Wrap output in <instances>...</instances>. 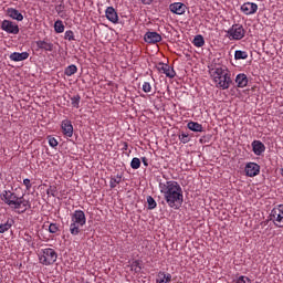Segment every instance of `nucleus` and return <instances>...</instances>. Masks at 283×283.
Segmentation results:
<instances>
[{"mask_svg": "<svg viewBox=\"0 0 283 283\" xmlns=\"http://www.w3.org/2000/svg\"><path fill=\"white\" fill-rule=\"evenodd\" d=\"M10 61H14L15 63H19V61H27V59H30V53L28 52H13L9 56Z\"/></svg>", "mask_w": 283, "mask_h": 283, "instance_id": "obj_18", "label": "nucleus"}, {"mask_svg": "<svg viewBox=\"0 0 283 283\" xmlns=\"http://www.w3.org/2000/svg\"><path fill=\"white\" fill-rule=\"evenodd\" d=\"M144 41L150 44L160 43V41H163V35L156 31H148L144 35Z\"/></svg>", "mask_w": 283, "mask_h": 283, "instance_id": "obj_10", "label": "nucleus"}, {"mask_svg": "<svg viewBox=\"0 0 283 283\" xmlns=\"http://www.w3.org/2000/svg\"><path fill=\"white\" fill-rule=\"evenodd\" d=\"M235 283H251V279L248 276L241 275L235 280Z\"/></svg>", "mask_w": 283, "mask_h": 283, "instance_id": "obj_36", "label": "nucleus"}, {"mask_svg": "<svg viewBox=\"0 0 283 283\" xmlns=\"http://www.w3.org/2000/svg\"><path fill=\"white\" fill-rule=\"evenodd\" d=\"M35 45L39 50H44V52H52L54 50V44L45 40L36 41Z\"/></svg>", "mask_w": 283, "mask_h": 283, "instance_id": "obj_17", "label": "nucleus"}, {"mask_svg": "<svg viewBox=\"0 0 283 283\" xmlns=\"http://www.w3.org/2000/svg\"><path fill=\"white\" fill-rule=\"evenodd\" d=\"M245 175L248 178H255V176L260 175V165L256 163H248L245 165Z\"/></svg>", "mask_w": 283, "mask_h": 283, "instance_id": "obj_12", "label": "nucleus"}, {"mask_svg": "<svg viewBox=\"0 0 283 283\" xmlns=\"http://www.w3.org/2000/svg\"><path fill=\"white\" fill-rule=\"evenodd\" d=\"M46 195H48V196H52L53 198H56V188H55V187H50V188L46 190Z\"/></svg>", "mask_w": 283, "mask_h": 283, "instance_id": "obj_38", "label": "nucleus"}, {"mask_svg": "<svg viewBox=\"0 0 283 283\" xmlns=\"http://www.w3.org/2000/svg\"><path fill=\"white\" fill-rule=\"evenodd\" d=\"M49 233H59V224L50 223V226H49Z\"/></svg>", "mask_w": 283, "mask_h": 283, "instance_id": "obj_35", "label": "nucleus"}, {"mask_svg": "<svg viewBox=\"0 0 283 283\" xmlns=\"http://www.w3.org/2000/svg\"><path fill=\"white\" fill-rule=\"evenodd\" d=\"M235 83L238 87H247L249 85V77H247V74L240 73L235 77Z\"/></svg>", "mask_w": 283, "mask_h": 283, "instance_id": "obj_20", "label": "nucleus"}, {"mask_svg": "<svg viewBox=\"0 0 283 283\" xmlns=\"http://www.w3.org/2000/svg\"><path fill=\"white\" fill-rule=\"evenodd\" d=\"M132 169H140V159L138 157H134L130 161Z\"/></svg>", "mask_w": 283, "mask_h": 283, "instance_id": "obj_32", "label": "nucleus"}, {"mask_svg": "<svg viewBox=\"0 0 283 283\" xmlns=\"http://www.w3.org/2000/svg\"><path fill=\"white\" fill-rule=\"evenodd\" d=\"M48 140H49V145L50 147H59V142L56 140V138L52 137V136H49L48 137Z\"/></svg>", "mask_w": 283, "mask_h": 283, "instance_id": "obj_34", "label": "nucleus"}, {"mask_svg": "<svg viewBox=\"0 0 283 283\" xmlns=\"http://www.w3.org/2000/svg\"><path fill=\"white\" fill-rule=\"evenodd\" d=\"M120 182H123V174H117L116 176L111 177V180H109L111 189H116V187H118Z\"/></svg>", "mask_w": 283, "mask_h": 283, "instance_id": "obj_22", "label": "nucleus"}, {"mask_svg": "<svg viewBox=\"0 0 283 283\" xmlns=\"http://www.w3.org/2000/svg\"><path fill=\"white\" fill-rule=\"evenodd\" d=\"M241 12L247 15L255 14L258 12V3L255 2H245L241 6Z\"/></svg>", "mask_w": 283, "mask_h": 283, "instance_id": "obj_13", "label": "nucleus"}, {"mask_svg": "<svg viewBox=\"0 0 283 283\" xmlns=\"http://www.w3.org/2000/svg\"><path fill=\"white\" fill-rule=\"evenodd\" d=\"M143 92H145V94H149V92H151V84H149V82H144Z\"/></svg>", "mask_w": 283, "mask_h": 283, "instance_id": "obj_37", "label": "nucleus"}, {"mask_svg": "<svg viewBox=\"0 0 283 283\" xmlns=\"http://www.w3.org/2000/svg\"><path fill=\"white\" fill-rule=\"evenodd\" d=\"M87 218L83 210H75L71 214L70 233L71 235H78L81 233V227H85Z\"/></svg>", "mask_w": 283, "mask_h": 283, "instance_id": "obj_4", "label": "nucleus"}, {"mask_svg": "<svg viewBox=\"0 0 283 283\" xmlns=\"http://www.w3.org/2000/svg\"><path fill=\"white\" fill-rule=\"evenodd\" d=\"M147 205L149 210H154L156 209V207H158V203H156V199H154V197L151 196L147 197Z\"/></svg>", "mask_w": 283, "mask_h": 283, "instance_id": "obj_30", "label": "nucleus"}, {"mask_svg": "<svg viewBox=\"0 0 283 283\" xmlns=\"http://www.w3.org/2000/svg\"><path fill=\"white\" fill-rule=\"evenodd\" d=\"M272 222L275 227L282 228L283 227V205H279L277 207L273 208L270 213Z\"/></svg>", "mask_w": 283, "mask_h": 283, "instance_id": "obj_7", "label": "nucleus"}, {"mask_svg": "<svg viewBox=\"0 0 283 283\" xmlns=\"http://www.w3.org/2000/svg\"><path fill=\"white\" fill-rule=\"evenodd\" d=\"M192 43L195 48H202L205 45V38L201 34L196 35Z\"/></svg>", "mask_w": 283, "mask_h": 283, "instance_id": "obj_28", "label": "nucleus"}, {"mask_svg": "<svg viewBox=\"0 0 283 283\" xmlns=\"http://www.w3.org/2000/svg\"><path fill=\"white\" fill-rule=\"evenodd\" d=\"M212 81L218 90H229L233 85L231 71L227 66H217L211 72Z\"/></svg>", "mask_w": 283, "mask_h": 283, "instance_id": "obj_3", "label": "nucleus"}, {"mask_svg": "<svg viewBox=\"0 0 283 283\" xmlns=\"http://www.w3.org/2000/svg\"><path fill=\"white\" fill-rule=\"evenodd\" d=\"M159 191L170 209H180L185 202L182 187L175 180L159 181Z\"/></svg>", "mask_w": 283, "mask_h": 283, "instance_id": "obj_1", "label": "nucleus"}, {"mask_svg": "<svg viewBox=\"0 0 283 283\" xmlns=\"http://www.w3.org/2000/svg\"><path fill=\"white\" fill-rule=\"evenodd\" d=\"M227 39L230 41H242L244 39L247 31L242 24H233L228 31H226Z\"/></svg>", "mask_w": 283, "mask_h": 283, "instance_id": "obj_6", "label": "nucleus"}, {"mask_svg": "<svg viewBox=\"0 0 283 283\" xmlns=\"http://www.w3.org/2000/svg\"><path fill=\"white\" fill-rule=\"evenodd\" d=\"M1 200L4 205H8L11 209H14L17 213H25L28 209H32L30 200H24L23 197L17 196V193L10 190H3L0 195Z\"/></svg>", "mask_w": 283, "mask_h": 283, "instance_id": "obj_2", "label": "nucleus"}, {"mask_svg": "<svg viewBox=\"0 0 283 283\" xmlns=\"http://www.w3.org/2000/svg\"><path fill=\"white\" fill-rule=\"evenodd\" d=\"M157 283H170L171 282V274L167 273V272H158L157 274Z\"/></svg>", "mask_w": 283, "mask_h": 283, "instance_id": "obj_21", "label": "nucleus"}, {"mask_svg": "<svg viewBox=\"0 0 283 283\" xmlns=\"http://www.w3.org/2000/svg\"><path fill=\"white\" fill-rule=\"evenodd\" d=\"M38 258L40 264H43V266H52V264H54L59 259V254L54 249L45 248L39 252Z\"/></svg>", "mask_w": 283, "mask_h": 283, "instance_id": "obj_5", "label": "nucleus"}, {"mask_svg": "<svg viewBox=\"0 0 283 283\" xmlns=\"http://www.w3.org/2000/svg\"><path fill=\"white\" fill-rule=\"evenodd\" d=\"M142 161L145 167H149V164L145 157H143Z\"/></svg>", "mask_w": 283, "mask_h": 283, "instance_id": "obj_40", "label": "nucleus"}, {"mask_svg": "<svg viewBox=\"0 0 283 283\" xmlns=\"http://www.w3.org/2000/svg\"><path fill=\"white\" fill-rule=\"evenodd\" d=\"M180 143H182L184 145H187V143H189L191 140V137H189V134L187 133H181L179 136H178Z\"/></svg>", "mask_w": 283, "mask_h": 283, "instance_id": "obj_31", "label": "nucleus"}, {"mask_svg": "<svg viewBox=\"0 0 283 283\" xmlns=\"http://www.w3.org/2000/svg\"><path fill=\"white\" fill-rule=\"evenodd\" d=\"M23 185H24L27 191H30L32 189V184L30 182L29 178L23 180Z\"/></svg>", "mask_w": 283, "mask_h": 283, "instance_id": "obj_39", "label": "nucleus"}, {"mask_svg": "<svg viewBox=\"0 0 283 283\" xmlns=\"http://www.w3.org/2000/svg\"><path fill=\"white\" fill-rule=\"evenodd\" d=\"M61 129L62 134L66 138H72V136H74V126L72 125V122L70 119L62 120Z\"/></svg>", "mask_w": 283, "mask_h": 283, "instance_id": "obj_11", "label": "nucleus"}, {"mask_svg": "<svg viewBox=\"0 0 283 283\" xmlns=\"http://www.w3.org/2000/svg\"><path fill=\"white\" fill-rule=\"evenodd\" d=\"M7 17H10L13 21H23V15L14 8L7 9Z\"/></svg>", "mask_w": 283, "mask_h": 283, "instance_id": "obj_19", "label": "nucleus"}, {"mask_svg": "<svg viewBox=\"0 0 283 283\" xmlns=\"http://www.w3.org/2000/svg\"><path fill=\"white\" fill-rule=\"evenodd\" d=\"M1 30L3 32H7V34H19V24L17 22H12L10 20H3L0 25Z\"/></svg>", "mask_w": 283, "mask_h": 283, "instance_id": "obj_8", "label": "nucleus"}, {"mask_svg": "<svg viewBox=\"0 0 283 283\" xmlns=\"http://www.w3.org/2000/svg\"><path fill=\"white\" fill-rule=\"evenodd\" d=\"M64 39L66 41H75V39H74V31H72V30L65 31Z\"/></svg>", "mask_w": 283, "mask_h": 283, "instance_id": "obj_33", "label": "nucleus"}, {"mask_svg": "<svg viewBox=\"0 0 283 283\" xmlns=\"http://www.w3.org/2000/svg\"><path fill=\"white\" fill-rule=\"evenodd\" d=\"M105 17L111 23H118V12H116V9L114 7H107L105 10Z\"/></svg>", "mask_w": 283, "mask_h": 283, "instance_id": "obj_15", "label": "nucleus"}, {"mask_svg": "<svg viewBox=\"0 0 283 283\" xmlns=\"http://www.w3.org/2000/svg\"><path fill=\"white\" fill-rule=\"evenodd\" d=\"M252 151L255 156H262L266 151V146L261 140L252 142Z\"/></svg>", "mask_w": 283, "mask_h": 283, "instance_id": "obj_16", "label": "nucleus"}, {"mask_svg": "<svg viewBox=\"0 0 283 283\" xmlns=\"http://www.w3.org/2000/svg\"><path fill=\"white\" fill-rule=\"evenodd\" d=\"M234 59L235 61H244L247 59H249V53H247V51H235L234 52Z\"/></svg>", "mask_w": 283, "mask_h": 283, "instance_id": "obj_26", "label": "nucleus"}, {"mask_svg": "<svg viewBox=\"0 0 283 283\" xmlns=\"http://www.w3.org/2000/svg\"><path fill=\"white\" fill-rule=\"evenodd\" d=\"M170 12L172 14H185L187 12V6L182 2H174L169 6Z\"/></svg>", "mask_w": 283, "mask_h": 283, "instance_id": "obj_14", "label": "nucleus"}, {"mask_svg": "<svg viewBox=\"0 0 283 283\" xmlns=\"http://www.w3.org/2000/svg\"><path fill=\"white\" fill-rule=\"evenodd\" d=\"M187 127L188 129H190V132H199V133L205 132V128L198 122H189L187 124Z\"/></svg>", "mask_w": 283, "mask_h": 283, "instance_id": "obj_23", "label": "nucleus"}, {"mask_svg": "<svg viewBox=\"0 0 283 283\" xmlns=\"http://www.w3.org/2000/svg\"><path fill=\"white\" fill-rule=\"evenodd\" d=\"M54 30H55L56 34H63V32H65V25L63 24L62 20L55 21Z\"/></svg>", "mask_w": 283, "mask_h": 283, "instance_id": "obj_27", "label": "nucleus"}, {"mask_svg": "<svg viewBox=\"0 0 283 283\" xmlns=\"http://www.w3.org/2000/svg\"><path fill=\"white\" fill-rule=\"evenodd\" d=\"M77 72L78 67L75 64H71L64 70L65 76H74Z\"/></svg>", "mask_w": 283, "mask_h": 283, "instance_id": "obj_25", "label": "nucleus"}, {"mask_svg": "<svg viewBox=\"0 0 283 283\" xmlns=\"http://www.w3.org/2000/svg\"><path fill=\"white\" fill-rule=\"evenodd\" d=\"M124 148L127 149V144H125Z\"/></svg>", "mask_w": 283, "mask_h": 283, "instance_id": "obj_41", "label": "nucleus"}, {"mask_svg": "<svg viewBox=\"0 0 283 283\" xmlns=\"http://www.w3.org/2000/svg\"><path fill=\"white\" fill-rule=\"evenodd\" d=\"M12 224H14V220L8 219L4 223H0V233H7L12 229Z\"/></svg>", "mask_w": 283, "mask_h": 283, "instance_id": "obj_24", "label": "nucleus"}, {"mask_svg": "<svg viewBox=\"0 0 283 283\" xmlns=\"http://www.w3.org/2000/svg\"><path fill=\"white\" fill-rule=\"evenodd\" d=\"M156 67L160 74H165L168 78H174L176 76V71H174V67L169 64L159 62Z\"/></svg>", "mask_w": 283, "mask_h": 283, "instance_id": "obj_9", "label": "nucleus"}, {"mask_svg": "<svg viewBox=\"0 0 283 283\" xmlns=\"http://www.w3.org/2000/svg\"><path fill=\"white\" fill-rule=\"evenodd\" d=\"M71 104H72V107H75V109H78V107H81V95H75L71 97Z\"/></svg>", "mask_w": 283, "mask_h": 283, "instance_id": "obj_29", "label": "nucleus"}]
</instances>
